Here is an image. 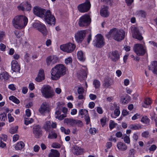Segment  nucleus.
<instances>
[{"instance_id": "nucleus-1", "label": "nucleus", "mask_w": 157, "mask_h": 157, "mask_svg": "<svg viewBox=\"0 0 157 157\" xmlns=\"http://www.w3.org/2000/svg\"><path fill=\"white\" fill-rule=\"evenodd\" d=\"M28 19L27 17L23 15H17L14 17L12 21L13 26L18 29L24 28L27 25Z\"/></svg>"}, {"instance_id": "nucleus-2", "label": "nucleus", "mask_w": 157, "mask_h": 157, "mask_svg": "<svg viewBox=\"0 0 157 157\" xmlns=\"http://www.w3.org/2000/svg\"><path fill=\"white\" fill-rule=\"evenodd\" d=\"M125 36V32L123 30L118 29L115 28L110 30L106 35L107 38H109L112 36L115 40L118 41H120L123 40Z\"/></svg>"}, {"instance_id": "nucleus-3", "label": "nucleus", "mask_w": 157, "mask_h": 157, "mask_svg": "<svg viewBox=\"0 0 157 157\" xmlns=\"http://www.w3.org/2000/svg\"><path fill=\"white\" fill-rule=\"evenodd\" d=\"M66 68L63 65L59 64L53 68L51 71L52 76L59 78L65 74Z\"/></svg>"}, {"instance_id": "nucleus-4", "label": "nucleus", "mask_w": 157, "mask_h": 157, "mask_svg": "<svg viewBox=\"0 0 157 157\" xmlns=\"http://www.w3.org/2000/svg\"><path fill=\"white\" fill-rule=\"evenodd\" d=\"M42 94L45 98H52L54 95V92L49 85H46L43 87L41 90Z\"/></svg>"}, {"instance_id": "nucleus-5", "label": "nucleus", "mask_w": 157, "mask_h": 157, "mask_svg": "<svg viewBox=\"0 0 157 157\" xmlns=\"http://www.w3.org/2000/svg\"><path fill=\"white\" fill-rule=\"evenodd\" d=\"M134 50L137 55L142 56L146 52V48L142 44H136L134 45Z\"/></svg>"}, {"instance_id": "nucleus-6", "label": "nucleus", "mask_w": 157, "mask_h": 157, "mask_svg": "<svg viewBox=\"0 0 157 157\" xmlns=\"http://www.w3.org/2000/svg\"><path fill=\"white\" fill-rule=\"evenodd\" d=\"M95 39L93 41L94 45L97 48H101L105 44L104 39L103 36L101 34L97 35L95 36Z\"/></svg>"}, {"instance_id": "nucleus-7", "label": "nucleus", "mask_w": 157, "mask_h": 157, "mask_svg": "<svg viewBox=\"0 0 157 157\" xmlns=\"http://www.w3.org/2000/svg\"><path fill=\"white\" fill-rule=\"evenodd\" d=\"M33 26L40 32L44 36L47 34L48 31L45 26L43 24L40 22H35L33 24Z\"/></svg>"}, {"instance_id": "nucleus-8", "label": "nucleus", "mask_w": 157, "mask_h": 157, "mask_svg": "<svg viewBox=\"0 0 157 157\" xmlns=\"http://www.w3.org/2000/svg\"><path fill=\"white\" fill-rule=\"evenodd\" d=\"M91 19L88 15L82 16L79 18L78 24L79 26L83 27L88 25L90 23Z\"/></svg>"}, {"instance_id": "nucleus-9", "label": "nucleus", "mask_w": 157, "mask_h": 157, "mask_svg": "<svg viewBox=\"0 0 157 157\" xmlns=\"http://www.w3.org/2000/svg\"><path fill=\"white\" fill-rule=\"evenodd\" d=\"M44 16L43 17L44 18L45 21L48 24L55 25L56 19L54 15L51 13L50 10H47Z\"/></svg>"}, {"instance_id": "nucleus-10", "label": "nucleus", "mask_w": 157, "mask_h": 157, "mask_svg": "<svg viewBox=\"0 0 157 157\" xmlns=\"http://www.w3.org/2000/svg\"><path fill=\"white\" fill-rule=\"evenodd\" d=\"M91 4L89 0H86L83 3L78 5L77 7L78 11L82 13H85L87 12L90 9Z\"/></svg>"}, {"instance_id": "nucleus-11", "label": "nucleus", "mask_w": 157, "mask_h": 157, "mask_svg": "<svg viewBox=\"0 0 157 157\" xmlns=\"http://www.w3.org/2000/svg\"><path fill=\"white\" fill-rule=\"evenodd\" d=\"M76 47L75 45L71 43H69L61 45L60 49L67 53H71L73 52Z\"/></svg>"}, {"instance_id": "nucleus-12", "label": "nucleus", "mask_w": 157, "mask_h": 157, "mask_svg": "<svg viewBox=\"0 0 157 157\" xmlns=\"http://www.w3.org/2000/svg\"><path fill=\"white\" fill-rule=\"evenodd\" d=\"M43 131L40 125L37 124L34 126L33 128V133L34 137L36 139H39L43 135Z\"/></svg>"}, {"instance_id": "nucleus-13", "label": "nucleus", "mask_w": 157, "mask_h": 157, "mask_svg": "<svg viewBox=\"0 0 157 157\" xmlns=\"http://www.w3.org/2000/svg\"><path fill=\"white\" fill-rule=\"evenodd\" d=\"M131 30L132 36L133 38L139 40H141L143 39V37L142 36L141 33L140 32L138 28L135 26L132 27L131 28Z\"/></svg>"}, {"instance_id": "nucleus-14", "label": "nucleus", "mask_w": 157, "mask_h": 157, "mask_svg": "<svg viewBox=\"0 0 157 157\" xmlns=\"http://www.w3.org/2000/svg\"><path fill=\"white\" fill-rule=\"evenodd\" d=\"M85 30H80L77 32L75 34V39L78 43H81L83 40L86 35Z\"/></svg>"}, {"instance_id": "nucleus-15", "label": "nucleus", "mask_w": 157, "mask_h": 157, "mask_svg": "<svg viewBox=\"0 0 157 157\" xmlns=\"http://www.w3.org/2000/svg\"><path fill=\"white\" fill-rule=\"evenodd\" d=\"M47 10L41 8L38 6L34 7L33 12L36 16L40 17H43Z\"/></svg>"}, {"instance_id": "nucleus-16", "label": "nucleus", "mask_w": 157, "mask_h": 157, "mask_svg": "<svg viewBox=\"0 0 157 157\" xmlns=\"http://www.w3.org/2000/svg\"><path fill=\"white\" fill-rule=\"evenodd\" d=\"M31 4L27 2L21 3L17 6V9L19 10L22 11H29L31 9Z\"/></svg>"}, {"instance_id": "nucleus-17", "label": "nucleus", "mask_w": 157, "mask_h": 157, "mask_svg": "<svg viewBox=\"0 0 157 157\" xmlns=\"http://www.w3.org/2000/svg\"><path fill=\"white\" fill-rule=\"evenodd\" d=\"M148 67L150 70H151L154 74L157 75V61H154L151 62Z\"/></svg>"}, {"instance_id": "nucleus-18", "label": "nucleus", "mask_w": 157, "mask_h": 157, "mask_svg": "<svg viewBox=\"0 0 157 157\" xmlns=\"http://www.w3.org/2000/svg\"><path fill=\"white\" fill-rule=\"evenodd\" d=\"M108 6L105 5L103 6L100 11V14L101 16L105 17L109 16V13L108 11Z\"/></svg>"}, {"instance_id": "nucleus-19", "label": "nucleus", "mask_w": 157, "mask_h": 157, "mask_svg": "<svg viewBox=\"0 0 157 157\" xmlns=\"http://www.w3.org/2000/svg\"><path fill=\"white\" fill-rule=\"evenodd\" d=\"M11 67L12 70L14 72H19L20 68L18 62L15 60H13L11 63Z\"/></svg>"}, {"instance_id": "nucleus-20", "label": "nucleus", "mask_w": 157, "mask_h": 157, "mask_svg": "<svg viewBox=\"0 0 157 157\" xmlns=\"http://www.w3.org/2000/svg\"><path fill=\"white\" fill-rule=\"evenodd\" d=\"M49 109V107L47 105L46 103H43L41 105L40 108L39 109V112L41 114L48 112Z\"/></svg>"}, {"instance_id": "nucleus-21", "label": "nucleus", "mask_w": 157, "mask_h": 157, "mask_svg": "<svg viewBox=\"0 0 157 157\" xmlns=\"http://www.w3.org/2000/svg\"><path fill=\"white\" fill-rule=\"evenodd\" d=\"M61 109L59 108L58 109V110H56L55 112L56 118L60 121L63 120L64 118L66 117V115H65L63 114L61 115Z\"/></svg>"}, {"instance_id": "nucleus-22", "label": "nucleus", "mask_w": 157, "mask_h": 157, "mask_svg": "<svg viewBox=\"0 0 157 157\" xmlns=\"http://www.w3.org/2000/svg\"><path fill=\"white\" fill-rule=\"evenodd\" d=\"M73 153L76 155H82L83 153L84 149L80 147L75 145L73 147Z\"/></svg>"}, {"instance_id": "nucleus-23", "label": "nucleus", "mask_w": 157, "mask_h": 157, "mask_svg": "<svg viewBox=\"0 0 157 157\" xmlns=\"http://www.w3.org/2000/svg\"><path fill=\"white\" fill-rule=\"evenodd\" d=\"M43 128L46 132H50L51 129V123L49 121L45 122L43 127Z\"/></svg>"}, {"instance_id": "nucleus-24", "label": "nucleus", "mask_w": 157, "mask_h": 157, "mask_svg": "<svg viewBox=\"0 0 157 157\" xmlns=\"http://www.w3.org/2000/svg\"><path fill=\"white\" fill-rule=\"evenodd\" d=\"M117 147L119 150L122 151H125L127 148L126 145L121 142H119L117 143Z\"/></svg>"}, {"instance_id": "nucleus-25", "label": "nucleus", "mask_w": 157, "mask_h": 157, "mask_svg": "<svg viewBox=\"0 0 157 157\" xmlns=\"http://www.w3.org/2000/svg\"><path fill=\"white\" fill-rule=\"evenodd\" d=\"M131 99V97L128 94L122 96L121 97V101L123 104H125L128 103Z\"/></svg>"}, {"instance_id": "nucleus-26", "label": "nucleus", "mask_w": 157, "mask_h": 157, "mask_svg": "<svg viewBox=\"0 0 157 157\" xmlns=\"http://www.w3.org/2000/svg\"><path fill=\"white\" fill-rule=\"evenodd\" d=\"M112 57L111 59L113 62H116L120 58V56L118 52L117 51H113L111 53Z\"/></svg>"}, {"instance_id": "nucleus-27", "label": "nucleus", "mask_w": 157, "mask_h": 157, "mask_svg": "<svg viewBox=\"0 0 157 157\" xmlns=\"http://www.w3.org/2000/svg\"><path fill=\"white\" fill-rule=\"evenodd\" d=\"M48 136V138L49 139H55L57 137V134L56 132V131L53 129H52Z\"/></svg>"}, {"instance_id": "nucleus-28", "label": "nucleus", "mask_w": 157, "mask_h": 157, "mask_svg": "<svg viewBox=\"0 0 157 157\" xmlns=\"http://www.w3.org/2000/svg\"><path fill=\"white\" fill-rule=\"evenodd\" d=\"M51 152L49 154L48 157H59L60 154L59 151L55 149H52Z\"/></svg>"}, {"instance_id": "nucleus-29", "label": "nucleus", "mask_w": 157, "mask_h": 157, "mask_svg": "<svg viewBox=\"0 0 157 157\" xmlns=\"http://www.w3.org/2000/svg\"><path fill=\"white\" fill-rule=\"evenodd\" d=\"M24 146V143L22 141H19L16 144L15 148L16 150H21Z\"/></svg>"}, {"instance_id": "nucleus-30", "label": "nucleus", "mask_w": 157, "mask_h": 157, "mask_svg": "<svg viewBox=\"0 0 157 157\" xmlns=\"http://www.w3.org/2000/svg\"><path fill=\"white\" fill-rule=\"evenodd\" d=\"M140 121L141 122L148 125L149 124L150 120L147 116H144L142 117Z\"/></svg>"}, {"instance_id": "nucleus-31", "label": "nucleus", "mask_w": 157, "mask_h": 157, "mask_svg": "<svg viewBox=\"0 0 157 157\" xmlns=\"http://www.w3.org/2000/svg\"><path fill=\"white\" fill-rule=\"evenodd\" d=\"M112 79H104L103 86L105 87H108L112 84Z\"/></svg>"}, {"instance_id": "nucleus-32", "label": "nucleus", "mask_w": 157, "mask_h": 157, "mask_svg": "<svg viewBox=\"0 0 157 157\" xmlns=\"http://www.w3.org/2000/svg\"><path fill=\"white\" fill-rule=\"evenodd\" d=\"M151 104V100L149 98H147L145 99L144 103L142 104L143 107L147 108V106Z\"/></svg>"}, {"instance_id": "nucleus-33", "label": "nucleus", "mask_w": 157, "mask_h": 157, "mask_svg": "<svg viewBox=\"0 0 157 157\" xmlns=\"http://www.w3.org/2000/svg\"><path fill=\"white\" fill-rule=\"evenodd\" d=\"M36 78H45V74L43 69H41L39 70L37 76Z\"/></svg>"}, {"instance_id": "nucleus-34", "label": "nucleus", "mask_w": 157, "mask_h": 157, "mask_svg": "<svg viewBox=\"0 0 157 157\" xmlns=\"http://www.w3.org/2000/svg\"><path fill=\"white\" fill-rule=\"evenodd\" d=\"M18 126L17 125L15 127H11L9 129V132L12 134H14L17 132Z\"/></svg>"}, {"instance_id": "nucleus-35", "label": "nucleus", "mask_w": 157, "mask_h": 157, "mask_svg": "<svg viewBox=\"0 0 157 157\" xmlns=\"http://www.w3.org/2000/svg\"><path fill=\"white\" fill-rule=\"evenodd\" d=\"M78 59L81 61H84L85 58L83 56V54L82 51H78L77 54Z\"/></svg>"}, {"instance_id": "nucleus-36", "label": "nucleus", "mask_w": 157, "mask_h": 157, "mask_svg": "<svg viewBox=\"0 0 157 157\" xmlns=\"http://www.w3.org/2000/svg\"><path fill=\"white\" fill-rule=\"evenodd\" d=\"M129 128L133 130H139L142 128L141 126L139 124H131L130 125Z\"/></svg>"}, {"instance_id": "nucleus-37", "label": "nucleus", "mask_w": 157, "mask_h": 157, "mask_svg": "<svg viewBox=\"0 0 157 157\" xmlns=\"http://www.w3.org/2000/svg\"><path fill=\"white\" fill-rule=\"evenodd\" d=\"M10 100L12 101L13 102L16 104H18L20 103V101L15 96H11L9 97Z\"/></svg>"}, {"instance_id": "nucleus-38", "label": "nucleus", "mask_w": 157, "mask_h": 157, "mask_svg": "<svg viewBox=\"0 0 157 157\" xmlns=\"http://www.w3.org/2000/svg\"><path fill=\"white\" fill-rule=\"evenodd\" d=\"M93 85L95 89L99 88L100 86V81L97 79H94L93 82Z\"/></svg>"}, {"instance_id": "nucleus-39", "label": "nucleus", "mask_w": 157, "mask_h": 157, "mask_svg": "<svg viewBox=\"0 0 157 157\" xmlns=\"http://www.w3.org/2000/svg\"><path fill=\"white\" fill-rule=\"evenodd\" d=\"M10 76L8 73L4 72L0 74V78H9Z\"/></svg>"}, {"instance_id": "nucleus-40", "label": "nucleus", "mask_w": 157, "mask_h": 157, "mask_svg": "<svg viewBox=\"0 0 157 157\" xmlns=\"http://www.w3.org/2000/svg\"><path fill=\"white\" fill-rule=\"evenodd\" d=\"M0 120L5 121L7 120V115L6 113H3L0 114Z\"/></svg>"}, {"instance_id": "nucleus-41", "label": "nucleus", "mask_w": 157, "mask_h": 157, "mask_svg": "<svg viewBox=\"0 0 157 157\" xmlns=\"http://www.w3.org/2000/svg\"><path fill=\"white\" fill-rule=\"evenodd\" d=\"M136 13L138 15L144 18L145 17L146 14V12L142 10L137 11Z\"/></svg>"}, {"instance_id": "nucleus-42", "label": "nucleus", "mask_w": 157, "mask_h": 157, "mask_svg": "<svg viewBox=\"0 0 157 157\" xmlns=\"http://www.w3.org/2000/svg\"><path fill=\"white\" fill-rule=\"evenodd\" d=\"M80 77L82 78H86L87 77V73L86 71L82 70L80 72Z\"/></svg>"}, {"instance_id": "nucleus-43", "label": "nucleus", "mask_w": 157, "mask_h": 157, "mask_svg": "<svg viewBox=\"0 0 157 157\" xmlns=\"http://www.w3.org/2000/svg\"><path fill=\"white\" fill-rule=\"evenodd\" d=\"M88 113V111L85 109H80L79 111V114L83 116L85 115H87Z\"/></svg>"}, {"instance_id": "nucleus-44", "label": "nucleus", "mask_w": 157, "mask_h": 157, "mask_svg": "<svg viewBox=\"0 0 157 157\" xmlns=\"http://www.w3.org/2000/svg\"><path fill=\"white\" fill-rule=\"evenodd\" d=\"M52 56H48L46 59V62L48 65H49L50 64L52 63Z\"/></svg>"}, {"instance_id": "nucleus-45", "label": "nucleus", "mask_w": 157, "mask_h": 157, "mask_svg": "<svg viewBox=\"0 0 157 157\" xmlns=\"http://www.w3.org/2000/svg\"><path fill=\"white\" fill-rule=\"evenodd\" d=\"M30 54L27 53L25 54L24 56V59L27 63H29L30 60Z\"/></svg>"}, {"instance_id": "nucleus-46", "label": "nucleus", "mask_w": 157, "mask_h": 157, "mask_svg": "<svg viewBox=\"0 0 157 157\" xmlns=\"http://www.w3.org/2000/svg\"><path fill=\"white\" fill-rule=\"evenodd\" d=\"M90 133L92 135H94L97 132V130L95 128H90L89 129Z\"/></svg>"}, {"instance_id": "nucleus-47", "label": "nucleus", "mask_w": 157, "mask_h": 157, "mask_svg": "<svg viewBox=\"0 0 157 157\" xmlns=\"http://www.w3.org/2000/svg\"><path fill=\"white\" fill-rule=\"evenodd\" d=\"M149 133L148 131H145L141 133V136L144 138H147L148 137Z\"/></svg>"}, {"instance_id": "nucleus-48", "label": "nucleus", "mask_w": 157, "mask_h": 157, "mask_svg": "<svg viewBox=\"0 0 157 157\" xmlns=\"http://www.w3.org/2000/svg\"><path fill=\"white\" fill-rule=\"evenodd\" d=\"M124 142L127 143L128 144H129L130 143V140L129 136H127V135L125 136L124 138Z\"/></svg>"}, {"instance_id": "nucleus-49", "label": "nucleus", "mask_w": 157, "mask_h": 157, "mask_svg": "<svg viewBox=\"0 0 157 157\" xmlns=\"http://www.w3.org/2000/svg\"><path fill=\"white\" fill-rule=\"evenodd\" d=\"M106 117H103L100 120V122L101 124L102 127H104V126L105 125L106 123Z\"/></svg>"}, {"instance_id": "nucleus-50", "label": "nucleus", "mask_w": 157, "mask_h": 157, "mask_svg": "<svg viewBox=\"0 0 157 157\" xmlns=\"http://www.w3.org/2000/svg\"><path fill=\"white\" fill-rule=\"evenodd\" d=\"M85 120L86 122V124L87 125L90 122V117L89 115H86L85 116Z\"/></svg>"}, {"instance_id": "nucleus-51", "label": "nucleus", "mask_w": 157, "mask_h": 157, "mask_svg": "<svg viewBox=\"0 0 157 157\" xmlns=\"http://www.w3.org/2000/svg\"><path fill=\"white\" fill-rule=\"evenodd\" d=\"M52 147L53 148H59L61 147V145L58 143H53L52 144Z\"/></svg>"}, {"instance_id": "nucleus-52", "label": "nucleus", "mask_w": 157, "mask_h": 157, "mask_svg": "<svg viewBox=\"0 0 157 157\" xmlns=\"http://www.w3.org/2000/svg\"><path fill=\"white\" fill-rule=\"evenodd\" d=\"M84 92V90L82 87H80L78 88L77 89L78 93L80 94H83Z\"/></svg>"}, {"instance_id": "nucleus-53", "label": "nucleus", "mask_w": 157, "mask_h": 157, "mask_svg": "<svg viewBox=\"0 0 157 157\" xmlns=\"http://www.w3.org/2000/svg\"><path fill=\"white\" fill-rule=\"evenodd\" d=\"M33 122V120L31 118L30 120H27L25 119V124L27 125L29 124L32 123Z\"/></svg>"}, {"instance_id": "nucleus-54", "label": "nucleus", "mask_w": 157, "mask_h": 157, "mask_svg": "<svg viewBox=\"0 0 157 157\" xmlns=\"http://www.w3.org/2000/svg\"><path fill=\"white\" fill-rule=\"evenodd\" d=\"M8 119L9 122H11L14 121V118L11 116L10 113H8Z\"/></svg>"}, {"instance_id": "nucleus-55", "label": "nucleus", "mask_w": 157, "mask_h": 157, "mask_svg": "<svg viewBox=\"0 0 157 157\" xmlns=\"http://www.w3.org/2000/svg\"><path fill=\"white\" fill-rule=\"evenodd\" d=\"M52 64H54L58 60V58L55 56H52Z\"/></svg>"}, {"instance_id": "nucleus-56", "label": "nucleus", "mask_w": 157, "mask_h": 157, "mask_svg": "<svg viewBox=\"0 0 157 157\" xmlns=\"http://www.w3.org/2000/svg\"><path fill=\"white\" fill-rule=\"evenodd\" d=\"M19 136L18 134H15L13 135V140L14 142L17 141L19 139Z\"/></svg>"}, {"instance_id": "nucleus-57", "label": "nucleus", "mask_w": 157, "mask_h": 157, "mask_svg": "<svg viewBox=\"0 0 157 157\" xmlns=\"http://www.w3.org/2000/svg\"><path fill=\"white\" fill-rule=\"evenodd\" d=\"M157 148L155 144H153L151 145L149 148V150L150 151H154Z\"/></svg>"}, {"instance_id": "nucleus-58", "label": "nucleus", "mask_w": 157, "mask_h": 157, "mask_svg": "<svg viewBox=\"0 0 157 157\" xmlns=\"http://www.w3.org/2000/svg\"><path fill=\"white\" fill-rule=\"evenodd\" d=\"M72 61V60L71 57H69L65 59V62L66 64H67L68 63H71Z\"/></svg>"}, {"instance_id": "nucleus-59", "label": "nucleus", "mask_w": 157, "mask_h": 157, "mask_svg": "<svg viewBox=\"0 0 157 157\" xmlns=\"http://www.w3.org/2000/svg\"><path fill=\"white\" fill-rule=\"evenodd\" d=\"M97 96L96 95L90 94L89 95V98L90 99L92 100H94L96 99L97 98Z\"/></svg>"}, {"instance_id": "nucleus-60", "label": "nucleus", "mask_w": 157, "mask_h": 157, "mask_svg": "<svg viewBox=\"0 0 157 157\" xmlns=\"http://www.w3.org/2000/svg\"><path fill=\"white\" fill-rule=\"evenodd\" d=\"M120 113V111L119 109H116L114 111V114L117 117L118 116Z\"/></svg>"}, {"instance_id": "nucleus-61", "label": "nucleus", "mask_w": 157, "mask_h": 157, "mask_svg": "<svg viewBox=\"0 0 157 157\" xmlns=\"http://www.w3.org/2000/svg\"><path fill=\"white\" fill-rule=\"evenodd\" d=\"M109 127L110 130H112L115 127V124L113 122L109 123Z\"/></svg>"}, {"instance_id": "nucleus-62", "label": "nucleus", "mask_w": 157, "mask_h": 157, "mask_svg": "<svg viewBox=\"0 0 157 157\" xmlns=\"http://www.w3.org/2000/svg\"><path fill=\"white\" fill-rule=\"evenodd\" d=\"M25 113L28 117H29L31 114L30 110L29 109H27L25 111Z\"/></svg>"}, {"instance_id": "nucleus-63", "label": "nucleus", "mask_w": 157, "mask_h": 157, "mask_svg": "<svg viewBox=\"0 0 157 157\" xmlns=\"http://www.w3.org/2000/svg\"><path fill=\"white\" fill-rule=\"evenodd\" d=\"M8 88L12 91H14L16 90V88L13 84L9 85L8 86Z\"/></svg>"}, {"instance_id": "nucleus-64", "label": "nucleus", "mask_w": 157, "mask_h": 157, "mask_svg": "<svg viewBox=\"0 0 157 157\" xmlns=\"http://www.w3.org/2000/svg\"><path fill=\"white\" fill-rule=\"evenodd\" d=\"M1 139L4 141H6L7 139V135L4 134H2Z\"/></svg>"}]
</instances>
